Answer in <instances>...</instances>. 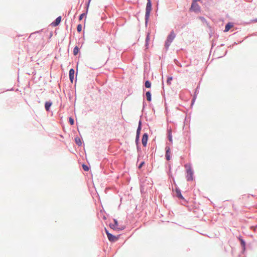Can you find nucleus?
<instances>
[{"instance_id": "nucleus-14", "label": "nucleus", "mask_w": 257, "mask_h": 257, "mask_svg": "<svg viewBox=\"0 0 257 257\" xmlns=\"http://www.w3.org/2000/svg\"><path fill=\"white\" fill-rule=\"evenodd\" d=\"M79 52V48L77 46H76L73 50V54L74 55H76Z\"/></svg>"}, {"instance_id": "nucleus-27", "label": "nucleus", "mask_w": 257, "mask_h": 257, "mask_svg": "<svg viewBox=\"0 0 257 257\" xmlns=\"http://www.w3.org/2000/svg\"><path fill=\"white\" fill-rule=\"evenodd\" d=\"M139 136L140 135H137V136H136V142H137L139 140Z\"/></svg>"}, {"instance_id": "nucleus-11", "label": "nucleus", "mask_w": 257, "mask_h": 257, "mask_svg": "<svg viewBox=\"0 0 257 257\" xmlns=\"http://www.w3.org/2000/svg\"><path fill=\"white\" fill-rule=\"evenodd\" d=\"M232 27H233V25L231 23H229L227 24L225 26V30L224 31V32L228 31Z\"/></svg>"}, {"instance_id": "nucleus-24", "label": "nucleus", "mask_w": 257, "mask_h": 257, "mask_svg": "<svg viewBox=\"0 0 257 257\" xmlns=\"http://www.w3.org/2000/svg\"><path fill=\"white\" fill-rule=\"evenodd\" d=\"M86 16L85 13L82 14L79 17V20H82V19Z\"/></svg>"}, {"instance_id": "nucleus-18", "label": "nucleus", "mask_w": 257, "mask_h": 257, "mask_svg": "<svg viewBox=\"0 0 257 257\" xmlns=\"http://www.w3.org/2000/svg\"><path fill=\"white\" fill-rule=\"evenodd\" d=\"M168 139L170 142H172V136L171 135V131H169L168 132Z\"/></svg>"}, {"instance_id": "nucleus-19", "label": "nucleus", "mask_w": 257, "mask_h": 257, "mask_svg": "<svg viewBox=\"0 0 257 257\" xmlns=\"http://www.w3.org/2000/svg\"><path fill=\"white\" fill-rule=\"evenodd\" d=\"M110 227L113 229L116 230L118 229V227L117 226L115 225V224H110Z\"/></svg>"}, {"instance_id": "nucleus-9", "label": "nucleus", "mask_w": 257, "mask_h": 257, "mask_svg": "<svg viewBox=\"0 0 257 257\" xmlns=\"http://www.w3.org/2000/svg\"><path fill=\"white\" fill-rule=\"evenodd\" d=\"M75 71L73 69H71L69 71V78L71 82L73 83Z\"/></svg>"}, {"instance_id": "nucleus-28", "label": "nucleus", "mask_w": 257, "mask_h": 257, "mask_svg": "<svg viewBox=\"0 0 257 257\" xmlns=\"http://www.w3.org/2000/svg\"><path fill=\"white\" fill-rule=\"evenodd\" d=\"M240 241H241V244L242 245L244 246L245 245V242L242 239H240Z\"/></svg>"}, {"instance_id": "nucleus-3", "label": "nucleus", "mask_w": 257, "mask_h": 257, "mask_svg": "<svg viewBox=\"0 0 257 257\" xmlns=\"http://www.w3.org/2000/svg\"><path fill=\"white\" fill-rule=\"evenodd\" d=\"M152 10V5L150 0H148V3L147 4L146 9V20H148L149 18L150 12Z\"/></svg>"}, {"instance_id": "nucleus-23", "label": "nucleus", "mask_w": 257, "mask_h": 257, "mask_svg": "<svg viewBox=\"0 0 257 257\" xmlns=\"http://www.w3.org/2000/svg\"><path fill=\"white\" fill-rule=\"evenodd\" d=\"M69 122L71 125H73L74 123V119L72 117H69Z\"/></svg>"}, {"instance_id": "nucleus-15", "label": "nucleus", "mask_w": 257, "mask_h": 257, "mask_svg": "<svg viewBox=\"0 0 257 257\" xmlns=\"http://www.w3.org/2000/svg\"><path fill=\"white\" fill-rule=\"evenodd\" d=\"M141 122H140L139 126H138L137 131V135H140V132H141Z\"/></svg>"}, {"instance_id": "nucleus-25", "label": "nucleus", "mask_w": 257, "mask_h": 257, "mask_svg": "<svg viewBox=\"0 0 257 257\" xmlns=\"http://www.w3.org/2000/svg\"><path fill=\"white\" fill-rule=\"evenodd\" d=\"M150 39V38H149V34L147 35V37L146 38V45H148V41Z\"/></svg>"}, {"instance_id": "nucleus-5", "label": "nucleus", "mask_w": 257, "mask_h": 257, "mask_svg": "<svg viewBox=\"0 0 257 257\" xmlns=\"http://www.w3.org/2000/svg\"><path fill=\"white\" fill-rule=\"evenodd\" d=\"M106 233L109 241H115L117 240L118 238L117 237L109 233L107 230H106Z\"/></svg>"}, {"instance_id": "nucleus-2", "label": "nucleus", "mask_w": 257, "mask_h": 257, "mask_svg": "<svg viewBox=\"0 0 257 257\" xmlns=\"http://www.w3.org/2000/svg\"><path fill=\"white\" fill-rule=\"evenodd\" d=\"M175 37V34L173 31H171L170 34L168 35L167 37V39L165 43V47L166 48H168L169 46L170 45L171 43L173 41V40L174 39Z\"/></svg>"}, {"instance_id": "nucleus-8", "label": "nucleus", "mask_w": 257, "mask_h": 257, "mask_svg": "<svg viewBox=\"0 0 257 257\" xmlns=\"http://www.w3.org/2000/svg\"><path fill=\"white\" fill-rule=\"evenodd\" d=\"M61 21V17L59 16L55 20V22L52 23L51 25L54 26L56 27L59 25Z\"/></svg>"}, {"instance_id": "nucleus-30", "label": "nucleus", "mask_w": 257, "mask_h": 257, "mask_svg": "<svg viewBox=\"0 0 257 257\" xmlns=\"http://www.w3.org/2000/svg\"><path fill=\"white\" fill-rule=\"evenodd\" d=\"M200 0H193V1H195V2H197V1H200Z\"/></svg>"}, {"instance_id": "nucleus-12", "label": "nucleus", "mask_w": 257, "mask_h": 257, "mask_svg": "<svg viewBox=\"0 0 257 257\" xmlns=\"http://www.w3.org/2000/svg\"><path fill=\"white\" fill-rule=\"evenodd\" d=\"M51 105L52 103L48 101L45 103V107L46 110L48 111L49 110V108Z\"/></svg>"}, {"instance_id": "nucleus-29", "label": "nucleus", "mask_w": 257, "mask_h": 257, "mask_svg": "<svg viewBox=\"0 0 257 257\" xmlns=\"http://www.w3.org/2000/svg\"><path fill=\"white\" fill-rule=\"evenodd\" d=\"M114 224H115V225L117 226V225H118L117 221L115 219L114 220Z\"/></svg>"}, {"instance_id": "nucleus-7", "label": "nucleus", "mask_w": 257, "mask_h": 257, "mask_svg": "<svg viewBox=\"0 0 257 257\" xmlns=\"http://www.w3.org/2000/svg\"><path fill=\"white\" fill-rule=\"evenodd\" d=\"M148 139V136L147 134H146V133L144 134L143 136V138H142V144L144 147H146L147 145Z\"/></svg>"}, {"instance_id": "nucleus-4", "label": "nucleus", "mask_w": 257, "mask_h": 257, "mask_svg": "<svg viewBox=\"0 0 257 257\" xmlns=\"http://www.w3.org/2000/svg\"><path fill=\"white\" fill-rule=\"evenodd\" d=\"M190 10L195 13H198L200 12V8L199 6L197 4L196 2L192 1L191 7Z\"/></svg>"}, {"instance_id": "nucleus-10", "label": "nucleus", "mask_w": 257, "mask_h": 257, "mask_svg": "<svg viewBox=\"0 0 257 257\" xmlns=\"http://www.w3.org/2000/svg\"><path fill=\"white\" fill-rule=\"evenodd\" d=\"M176 196L180 199L183 200L184 199L181 194L180 190L178 189L176 190Z\"/></svg>"}, {"instance_id": "nucleus-1", "label": "nucleus", "mask_w": 257, "mask_h": 257, "mask_svg": "<svg viewBox=\"0 0 257 257\" xmlns=\"http://www.w3.org/2000/svg\"><path fill=\"white\" fill-rule=\"evenodd\" d=\"M185 168H186V179L188 181H192L193 180V172L191 169V167L190 165H185Z\"/></svg>"}, {"instance_id": "nucleus-17", "label": "nucleus", "mask_w": 257, "mask_h": 257, "mask_svg": "<svg viewBox=\"0 0 257 257\" xmlns=\"http://www.w3.org/2000/svg\"><path fill=\"white\" fill-rule=\"evenodd\" d=\"M76 143L79 146H81L82 144L80 139L78 138L75 139Z\"/></svg>"}, {"instance_id": "nucleus-20", "label": "nucleus", "mask_w": 257, "mask_h": 257, "mask_svg": "<svg viewBox=\"0 0 257 257\" xmlns=\"http://www.w3.org/2000/svg\"><path fill=\"white\" fill-rule=\"evenodd\" d=\"M82 167L83 170L85 171H88L89 170V167L86 165L83 164L82 165Z\"/></svg>"}, {"instance_id": "nucleus-6", "label": "nucleus", "mask_w": 257, "mask_h": 257, "mask_svg": "<svg viewBox=\"0 0 257 257\" xmlns=\"http://www.w3.org/2000/svg\"><path fill=\"white\" fill-rule=\"evenodd\" d=\"M166 150V159L167 160L169 161L171 159V152L170 148L169 147H166L165 148Z\"/></svg>"}, {"instance_id": "nucleus-13", "label": "nucleus", "mask_w": 257, "mask_h": 257, "mask_svg": "<svg viewBox=\"0 0 257 257\" xmlns=\"http://www.w3.org/2000/svg\"><path fill=\"white\" fill-rule=\"evenodd\" d=\"M146 95L147 100L149 101H151V94L150 92H149V91L147 92Z\"/></svg>"}, {"instance_id": "nucleus-16", "label": "nucleus", "mask_w": 257, "mask_h": 257, "mask_svg": "<svg viewBox=\"0 0 257 257\" xmlns=\"http://www.w3.org/2000/svg\"><path fill=\"white\" fill-rule=\"evenodd\" d=\"M145 87L147 88H150L151 86V82L148 80L145 82Z\"/></svg>"}, {"instance_id": "nucleus-21", "label": "nucleus", "mask_w": 257, "mask_h": 257, "mask_svg": "<svg viewBox=\"0 0 257 257\" xmlns=\"http://www.w3.org/2000/svg\"><path fill=\"white\" fill-rule=\"evenodd\" d=\"M172 80V77H169L167 78V82L169 85L171 84V82Z\"/></svg>"}, {"instance_id": "nucleus-22", "label": "nucleus", "mask_w": 257, "mask_h": 257, "mask_svg": "<svg viewBox=\"0 0 257 257\" xmlns=\"http://www.w3.org/2000/svg\"><path fill=\"white\" fill-rule=\"evenodd\" d=\"M77 30L79 32H80L82 31V26L80 24L78 25Z\"/></svg>"}, {"instance_id": "nucleus-26", "label": "nucleus", "mask_w": 257, "mask_h": 257, "mask_svg": "<svg viewBox=\"0 0 257 257\" xmlns=\"http://www.w3.org/2000/svg\"><path fill=\"white\" fill-rule=\"evenodd\" d=\"M144 164V162H142V163L140 164V165L139 166V169L141 168H142V167L143 166Z\"/></svg>"}]
</instances>
